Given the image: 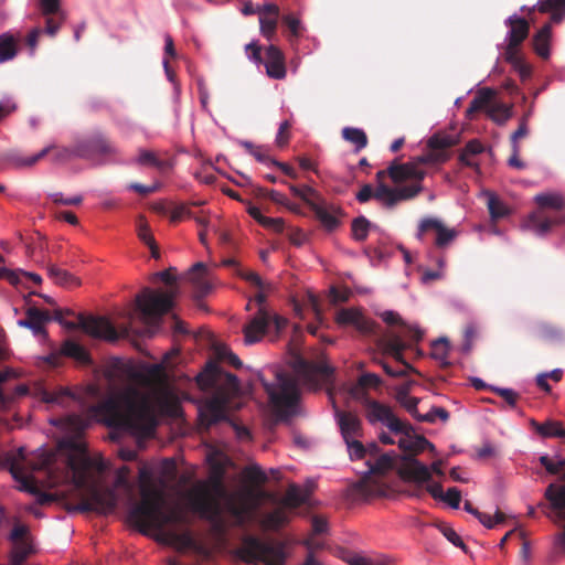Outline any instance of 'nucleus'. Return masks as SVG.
I'll use <instances>...</instances> for the list:
<instances>
[{"label":"nucleus","instance_id":"2eb2a0df","mask_svg":"<svg viewBox=\"0 0 565 565\" xmlns=\"http://www.w3.org/2000/svg\"><path fill=\"white\" fill-rule=\"evenodd\" d=\"M423 191L420 184H408L397 188H390L380 183L375 188V200L385 209H393L399 202L412 200Z\"/></svg>","mask_w":565,"mask_h":565},{"label":"nucleus","instance_id":"f03ea898","mask_svg":"<svg viewBox=\"0 0 565 565\" xmlns=\"http://www.w3.org/2000/svg\"><path fill=\"white\" fill-rule=\"evenodd\" d=\"M32 469L45 471L52 487L71 482L76 489L87 490L79 503L67 507L70 512L108 514L117 507L118 497L114 489L102 490L90 483L96 473L105 471L103 459L89 457L85 445L76 439L61 440L55 450H41Z\"/></svg>","mask_w":565,"mask_h":565},{"label":"nucleus","instance_id":"f8f14e48","mask_svg":"<svg viewBox=\"0 0 565 565\" xmlns=\"http://www.w3.org/2000/svg\"><path fill=\"white\" fill-rule=\"evenodd\" d=\"M225 469L222 465L212 466L209 479L198 482L186 494L190 505H195L198 501H214L221 503V500L227 497V490L224 484Z\"/></svg>","mask_w":565,"mask_h":565},{"label":"nucleus","instance_id":"c03bdc74","mask_svg":"<svg viewBox=\"0 0 565 565\" xmlns=\"http://www.w3.org/2000/svg\"><path fill=\"white\" fill-rule=\"evenodd\" d=\"M396 401L404 407L416 420L419 419L420 414L417 411L419 398L409 396L405 388L396 393Z\"/></svg>","mask_w":565,"mask_h":565},{"label":"nucleus","instance_id":"1a4fd4ad","mask_svg":"<svg viewBox=\"0 0 565 565\" xmlns=\"http://www.w3.org/2000/svg\"><path fill=\"white\" fill-rule=\"evenodd\" d=\"M533 201L540 210L530 213L522 224V228L533 232L537 236H545L552 226L565 222L564 215L548 217L543 213V209L561 211L565 207V198L561 192L547 191L537 193Z\"/></svg>","mask_w":565,"mask_h":565},{"label":"nucleus","instance_id":"20e7f679","mask_svg":"<svg viewBox=\"0 0 565 565\" xmlns=\"http://www.w3.org/2000/svg\"><path fill=\"white\" fill-rule=\"evenodd\" d=\"M289 367V371H277L274 383H264L269 402L281 416L289 415L290 411L297 405L299 383L317 390L322 385L332 383L334 373V369L328 363L307 361L303 355H292Z\"/></svg>","mask_w":565,"mask_h":565},{"label":"nucleus","instance_id":"a18cd8bd","mask_svg":"<svg viewBox=\"0 0 565 565\" xmlns=\"http://www.w3.org/2000/svg\"><path fill=\"white\" fill-rule=\"evenodd\" d=\"M77 397L68 388H61L56 392H44L43 401L45 403H55L64 407L68 406L70 401H75Z\"/></svg>","mask_w":565,"mask_h":565},{"label":"nucleus","instance_id":"f257e3e1","mask_svg":"<svg viewBox=\"0 0 565 565\" xmlns=\"http://www.w3.org/2000/svg\"><path fill=\"white\" fill-rule=\"evenodd\" d=\"M95 372L108 382L110 392L104 401L90 405L89 412L103 416L108 426L151 436L158 418L148 397L137 385H149L161 374V365L138 367L131 361L110 355Z\"/></svg>","mask_w":565,"mask_h":565},{"label":"nucleus","instance_id":"9d476101","mask_svg":"<svg viewBox=\"0 0 565 565\" xmlns=\"http://www.w3.org/2000/svg\"><path fill=\"white\" fill-rule=\"evenodd\" d=\"M288 320L266 308H259L257 313L244 326L243 341L250 345L265 339L276 341L286 330Z\"/></svg>","mask_w":565,"mask_h":565},{"label":"nucleus","instance_id":"4c0bfd02","mask_svg":"<svg viewBox=\"0 0 565 565\" xmlns=\"http://www.w3.org/2000/svg\"><path fill=\"white\" fill-rule=\"evenodd\" d=\"M342 137L344 140L354 145L356 152L364 149L367 145L366 134L360 128L345 127L342 130Z\"/></svg>","mask_w":565,"mask_h":565},{"label":"nucleus","instance_id":"5fc2aeb1","mask_svg":"<svg viewBox=\"0 0 565 565\" xmlns=\"http://www.w3.org/2000/svg\"><path fill=\"white\" fill-rule=\"evenodd\" d=\"M139 480H140V495L141 501H143V493H147L148 495H151V490L157 491L159 495H161L163 492L159 488L156 487V484L152 482L151 473L146 469L142 468L139 471Z\"/></svg>","mask_w":565,"mask_h":565},{"label":"nucleus","instance_id":"603ef678","mask_svg":"<svg viewBox=\"0 0 565 565\" xmlns=\"http://www.w3.org/2000/svg\"><path fill=\"white\" fill-rule=\"evenodd\" d=\"M244 478L255 486H262L267 482V476L260 466L254 463L245 467L243 470Z\"/></svg>","mask_w":565,"mask_h":565},{"label":"nucleus","instance_id":"423d86ee","mask_svg":"<svg viewBox=\"0 0 565 565\" xmlns=\"http://www.w3.org/2000/svg\"><path fill=\"white\" fill-rule=\"evenodd\" d=\"M151 495L143 493V501L132 505L128 511L127 520L130 525L136 527L141 534L148 535L150 531L156 532V540L170 546L167 540V533L181 534L169 525L185 523L184 514L178 509L164 510V497L157 491H150Z\"/></svg>","mask_w":565,"mask_h":565},{"label":"nucleus","instance_id":"0eeeda50","mask_svg":"<svg viewBox=\"0 0 565 565\" xmlns=\"http://www.w3.org/2000/svg\"><path fill=\"white\" fill-rule=\"evenodd\" d=\"M52 321H56L67 331L81 330L92 339L106 343H117L119 340H127L132 344L131 337L125 321H111L104 316L75 313L67 308H55L51 315Z\"/></svg>","mask_w":565,"mask_h":565},{"label":"nucleus","instance_id":"09e8293b","mask_svg":"<svg viewBox=\"0 0 565 565\" xmlns=\"http://www.w3.org/2000/svg\"><path fill=\"white\" fill-rule=\"evenodd\" d=\"M536 431L545 438H551V437L565 438V428L558 422L550 420V422H545L541 425H537Z\"/></svg>","mask_w":565,"mask_h":565},{"label":"nucleus","instance_id":"6e6552de","mask_svg":"<svg viewBox=\"0 0 565 565\" xmlns=\"http://www.w3.org/2000/svg\"><path fill=\"white\" fill-rule=\"evenodd\" d=\"M286 547L282 541H262L256 536L246 535L242 540V546L235 548L233 554L246 563L285 565L288 557Z\"/></svg>","mask_w":565,"mask_h":565},{"label":"nucleus","instance_id":"4be33fe9","mask_svg":"<svg viewBox=\"0 0 565 565\" xmlns=\"http://www.w3.org/2000/svg\"><path fill=\"white\" fill-rule=\"evenodd\" d=\"M377 316L388 327L396 328L397 332L405 338H409L414 341L422 339L424 332L416 323H411L402 318V316L394 310H384L377 312Z\"/></svg>","mask_w":565,"mask_h":565},{"label":"nucleus","instance_id":"0e129e2a","mask_svg":"<svg viewBox=\"0 0 565 565\" xmlns=\"http://www.w3.org/2000/svg\"><path fill=\"white\" fill-rule=\"evenodd\" d=\"M436 418L447 422L449 419L448 411L443 407H433L427 414H420L418 422L434 423Z\"/></svg>","mask_w":565,"mask_h":565},{"label":"nucleus","instance_id":"79ce46f5","mask_svg":"<svg viewBox=\"0 0 565 565\" xmlns=\"http://www.w3.org/2000/svg\"><path fill=\"white\" fill-rule=\"evenodd\" d=\"M488 116L498 125L505 124L512 116V109L503 103H494L488 107Z\"/></svg>","mask_w":565,"mask_h":565},{"label":"nucleus","instance_id":"aec40b11","mask_svg":"<svg viewBox=\"0 0 565 565\" xmlns=\"http://www.w3.org/2000/svg\"><path fill=\"white\" fill-rule=\"evenodd\" d=\"M190 508L200 515L201 519L206 520L211 523L212 532L224 536L226 532L225 523L222 519V505L214 501L200 500L195 505Z\"/></svg>","mask_w":565,"mask_h":565},{"label":"nucleus","instance_id":"6e6d98bb","mask_svg":"<svg viewBox=\"0 0 565 565\" xmlns=\"http://www.w3.org/2000/svg\"><path fill=\"white\" fill-rule=\"evenodd\" d=\"M136 232L138 238L145 244H153L154 237L152 235L151 228L142 215H139L136 221Z\"/></svg>","mask_w":565,"mask_h":565},{"label":"nucleus","instance_id":"ea45409f","mask_svg":"<svg viewBox=\"0 0 565 565\" xmlns=\"http://www.w3.org/2000/svg\"><path fill=\"white\" fill-rule=\"evenodd\" d=\"M17 55V42L10 33L0 35V63L8 62Z\"/></svg>","mask_w":565,"mask_h":565},{"label":"nucleus","instance_id":"f3484780","mask_svg":"<svg viewBox=\"0 0 565 565\" xmlns=\"http://www.w3.org/2000/svg\"><path fill=\"white\" fill-rule=\"evenodd\" d=\"M337 324L341 328L352 327L362 334H375L377 324L367 318L361 308H342L335 313Z\"/></svg>","mask_w":565,"mask_h":565},{"label":"nucleus","instance_id":"4d7b16f0","mask_svg":"<svg viewBox=\"0 0 565 565\" xmlns=\"http://www.w3.org/2000/svg\"><path fill=\"white\" fill-rule=\"evenodd\" d=\"M32 553V546L26 541L14 543L11 563L23 564L28 556Z\"/></svg>","mask_w":565,"mask_h":565},{"label":"nucleus","instance_id":"bf43d9fd","mask_svg":"<svg viewBox=\"0 0 565 565\" xmlns=\"http://www.w3.org/2000/svg\"><path fill=\"white\" fill-rule=\"evenodd\" d=\"M455 143L452 137L447 135H434L428 139L427 146L429 149L437 151H445Z\"/></svg>","mask_w":565,"mask_h":565},{"label":"nucleus","instance_id":"4468645a","mask_svg":"<svg viewBox=\"0 0 565 565\" xmlns=\"http://www.w3.org/2000/svg\"><path fill=\"white\" fill-rule=\"evenodd\" d=\"M364 415L371 425L381 423L393 434L411 430V424L399 419L391 406L375 399L369 402V405L364 407Z\"/></svg>","mask_w":565,"mask_h":565},{"label":"nucleus","instance_id":"ddd939ff","mask_svg":"<svg viewBox=\"0 0 565 565\" xmlns=\"http://www.w3.org/2000/svg\"><path fill=\"white\" fill-rule=\"evenodd\" d=\"M10 465V472L13 479L20 482L19 489L36 497V502L40 505L50 504L57 500V495L42 491L32 476L24 472L23 463L25 461V449L19 448L15 454L8 458Z\"/></svg>","mask_w":565,"mask_h":565},{"label":"nucleus","instance_id":"49530a36","mask_svg":"<svg viewBox=\"0 0 565 565\" xmlns=\"http://www.w3.org/2000/svg\"><path fill=\"white\" fill-rule=\"evenodd\" d=\"M418 161V164L424 168V166H438L446 162L449 158L448 153L445 151H437L436 149H429L422 156L415 157Z\"/></svg>","mask_w":565,"mask_h":565},{"label":"nucleus","instance_id":"b1692460","mask_svg":"<svg viewBox=\"0 0 565 565\" xmlns=\"http://www.w3.org/2000/svg\"><path fill=\"white\" fill-rule=\"evenodd\" d=\"M544 498L548 502V508L556 512L559 520L565 521V484L550 483L544 492ZM559 542L565 548V525Z\"/></svg>","mask_w":565,"mask_h":565},{"label":"nucleus","instance_id":"bb28decb","mask_svg":"<svg viewBox=\"0 0 565 565\" xmlns=\"http://www.w3.org/2000/svg\"><path fill=\"white\" fill-rule=\"evenodd\" d=\"M236 274L258 290L254 296V300L259 308H265L264 303L266 301L267 294L273 290L271 282L264 280L257 273L241 267H237Z\"/></svg>","mask_w":565,"mask_h":565},{"label":"nucleus","instance_id":"c85d7f7f","mask_svg":"<svg viewBox=\"0 0 565 565\" xmlns=\"http://www.w3.org/2000/svg\"><path fill=\"white\" fill-rule=\"evenodd\" d=\"M188 279L193 284L196 299L205 297L212 290L209 269L204 263L194 264L188 273Z\"/></svg>","mask_w":565,"mask_h":565},{"label":"nucleus","instance_id":"9b49d317","mask_svg":"<svg viewBox=\"0 0 565 565\" xmlns=\"http://www.w3.org/2000/svg\"><path fill=\"white\" fill-rule=\"evenodd\" d=\"M393 463L394 458L390 454L376 457L373 462L367 460L369 471L353 486V493L364 499L383 495L385 492L384 484L379 476L390 470Z\"/></svg>","mask_w":565,"mask_h":565},{"label":"nucleus","instance_id":"864d4df0","mask_svg":"<svg viewBox=\"0 0 565 565\" xmlns=\"http://www.w3.org/2000/svg\"><path fill=\"white\" fill-rule=\"evenodd\" d=\"M278 17H259L260 34L267 40L273 41L276 36Z\"/></svg>","mask_w":565,"mask_h":565},{"label":"nucleus","instance_id":"de8ad7c7","mask_svg":"<svg viewBox=\"0 0 565 565\" xmlns=\"http://www.w3.org/2000/svg\"><path fill=\"white\" fill-rule=\"evenodd\" d=\"M287 185L289 186L290 192L295 196L301 199L309 207L320 195L313 188L309 185H295L290 183Z\"/></svg>","mask_w":565,"mask_h":565},{"label":"nucleus","instance_id":"39448f33","mask_svg":"<svg viewBox=\"0 0 565 565\" xmlns=\"http://www.w3.org/2000/svg\"><path fill=\"white\" fill-rule=\"evenodd\" d=\"M196 383L202 391L212 393L199 407L200 425L209 429L220 422L228 420L227 405L238 391L237 377L210 362L198 374Z\"/></svg>","mask_w":565,"mask_h":565},{"label":"nucleus","instance_id":"412c9836","mask_svg":"<svg viewBox=\"0 0 565 565\" xmlns=\"http://www.w3.org/2000/svg\"><path fill=\"white\" fill-rule=\"evenodd\" d=\"M52 321L50 311L39 309L34 306L26 308L25 318L18 320V326L30 329L34 337L46 339L45 326Z\"/></svg>","mask_w":565,"mask_h":565},{"label":"nucleus","instance_id":"c9c22d12","mask_svg":"<svg viewBox=\"0 0 565 565\" xmlns=\"http://www.w3.org/2000/svg\"><path fill=\"white\" fill-rule=\"evenodd\" d=\"M484 195L488 198V210L490 217L493 222H497L510 214L509 206L498 198L493 192H486Z\"/></svg>","mask_w":565,"mask_h":565},{"label":"nucleus","instance_id":"393cba45","mask_svg":"<svg viewBox=\"0 0 565 565\" xmlns=\"http://www.w3.org/2000/svg\"><path fill=\"white\" fill-rule=\"evenodd\" d=\"M398 472L405 481L423 483L431 479V471L415 457H403Z\"/></svg>","mask_w":565,"mask_h":565},{"label":"nucleus","instance_id":"c756f323","mask_svg":"<svg viewBox=\"0 0 565 565\" xmlns=\"http://www.w3.org/2000/svg\"><path fill=\"white\" fill-rule=\"evenodd\" d=\"M504 23L507 26H509L504 42L511 43V46H520L529 35V22L518 14H512L505 20Z\"/></svg>","mask_w":565,"mask_h":565},{"label":"nucleus","instance_id":"a19ab883","mask_svg":"<svg viewBox=\"0 0 565 565\" xmlns=\"http://www.w3.org/2000/svg\"><path fill=\"white\" fill-rule=\"evenodd\" d=\"M258 162L271 167L274 158L270 157L268 148L264 146H255L250 141L243 140L239 142Z\"/></svg>","mask_w":565,"mask_h":565},{"label":"nucleus","instance_id":"3c124183","mask_svg":"<svg viewBox=\"0 0 565 565\" xmlns=\"http://www.w3.org/2000/svg\"><path fill=\"white\" fill-rule=\"evenodd\" d=\"M288 522V516L281 509L274 510L264 516L263 524L270 530H278Z\"/></svg>","mask_w":565,"mask_h":565},{"label":"nucleus","instance_id":"7ed1b4c3","mask_svg":"<svg viewBox=\"0 0 565 565\" xmlns=\"http://www.w3.org/2000/svg\"><path fill=\"white\" fill-rule=\"evenodd\" d=\"M167 288H143L135 299L132 308H127L118 315L128 326L132 345L137 349L145 339L154 335L161 328L162 318L173 311L179 288L175 278L169 270L156 274Z\"/></svg>","mask_w":565,"mask_h":565},{"label":"nucleus","instance_id":"5701e85b","mask_svg":"<svg viewBox=\"0 0 565 565\" xmlns=\"http://www.w3.org/2000/svg\"><path fill=\"white\" fill-rule=\"evenodd\" d=\"M166 536L170 546H173L178 551L192 550L195 554L205 559L212 556L211 548L196 542L190 530H184L181 534L167 533Z\"/></svg>","mask_w":565,"mask_h":565},{"label":"nucleus","instance_id":"58836bf2","mask_svg":"<svg viewBox=\"0 0 565 565\" xmlns=\"http://www.w3.org/2000/svg\"><path fill=\"white\" fill-rule=\"evenodd\" d=\"M308 494L295 483L289 484L282 499V504L287 508L296 509L306 502Z\"/></svg>","mask_w":565,"mask_h":565},{"label":"nucleus","instance_id":"dca6fc26","mask_svg":"<svg viewBox=\"0 0 565 565\" xmlns=\"http://www.w3.org/2000/svg\"><path fill=\"white\" fill-rule=\"evenodd\" d=\"M77 157L83 159H99L105 163L107 159L118 153L117 148L102 135L93 136L90 139L77 142Z\"/></svg>","mask_w":565,"mask_h":565},{"label":"nucleus","instance_id":"e433bc0d","mask_svg":"<svg viewBox=\"0 0 565 565\" xmlns=\"http://www.w3.org/2000/svg\"><path fill=\"white\" fill-rule=\"evenodd\" d=\"M376 228L377 226L366 217L359 216L352 221V237L358 242H363L366 239L369 232Z\"/></svg>","mask_w":565,"mask_h":565},{"label":"nucleus","instance_id":"72a5a7b5","mask_svg":"<svg viewBox=\"0 0 565 565\" xmlns=\"http://www.w3.org/2000/svg\"><path fill=\"white\" fill-rule=\"evenodd\" d=\"M494 94H495L494 90L489 87L480 89L475 95V97L472 98V100L470 102V104L466 110L467 117L470 118L473 113L482 110V109L488 110V107L491 105V100L494 97Z\"/></svg>","mask_w":565,"mask_h":565},{"label":"nucleus","instance_id":"774afa93","mask_svg":"<svg viewBox=\"0 0 565 565\" xmlns=\"http://www.w3.org/2000/svg\"><path fill=\"white\" fill-rule=\"evenodd\" d=\"M345 444L348 446L351 459L359 460V459H362L365 457L366 447L361 441L351 439V440L345 441Z\"/></svg>","mask_w":565,"mask_h":565},{"label":"nucleus","instance_id":"cd10ccee","mask_svg":"<svg viewBox=\"0 0 565 565\" xmlns=\"http://www.w3.org/2000/svg\"><path fill=\"white\" fill-rule=\"evenodd\" d=\"M266 74L270 78L282 79L286 77L287 71L285 65L284 53L275 45H269L265 52Z\"/></svg>","mask_w":565,"mask_h":565},{"label":"nucleus","instance_id":"8fccbe9b","mask_svg":"<svg viewBox=\"0 0 565 565\" xmlns=\"http://www.w3.org/2000/svg\"><path fill=\"white\" fill-rule=\"evenodd\" d=\"M459 235V232L455 227H439V232L435 237L434 244L438 248L448 247Z\"/></svg>","mask_w":565,"mask_h":565},{"label":"nucleus","instance_id":"338daca9","mask_svg":"<svg viewBox=\"0 0 565 565\" xmlns=\"http://www.w3.org/2000/svg\"><path fill=\"white\" fill-rule=\"evenodd\" d=\"M540 462L551 475H558L565 468V458L554 462L548 456H541Z\"/></svg>","mask_w":565,"mask_h":565},{"label":"nucleus","instance_id":"473e14b6","mask_svg":"<svg viewBox=\"0 0 565 565\" xmlns=\"http://www.w3.org/2000/svg\"><path fill=\"white\" fill-rule=\"evenodd\" d=\"M390 360L381 361V364L386 372L392 377H403L414 372V367L403 360L404 355H387Z\"/></svg>","mask_w":565,"mask_h":565},{"label":"nucleus","instance_id":"37998d69","mask_svg":"<svg viewBox=\"0 0 565 565\" xmlns=\"http://www.w3.org/2000/svg\"><path fill=\"white\" fill-rule=\"evenodd\" d=\"M49 276L54 280L55 284H58L64 287L78 286L79 280L71 275L68 271L58 268L56 266H51L47 269Z\"/></svg>","mask_w":565,"mask_h":565},{"label":"nucleus","instance_id":"69168bd1","mask_svg":"<svg viewBox=\"0 0 565 565\" xmlns=\"http://www.w3.org/2000/svg\"><path fill=\"white\" fill-rule=\"evenodd\" d=\"M360 386H364L367 391L370 388H379L382 384V381L379 375L375 373H363L356 380Z\"/></svg>","mask_w":565,"mask_h":565},{"label":"nucleus","instance_id":"a878e982","mask_svg":"<svg viewBox=\"0 0 565 565\" xmlns=\"http://www.w3.org/2000/svg\"><path fill=\"white\" fill-rule=\"evenodd\" d=\"M335 417L344 441L362 436V422L358 415L335 408Z\"/></svg>","mask_w":565,"mask_h":565},{"label":"nucleus","instance_id":"a211bd4d","mask_svg":"<svg viewBox=\"0 0 565 565\" xmlns=\"http://www.w3.org/2000/svg\"><path fill=\"white\" fill-rule=\"evenodd\" d=\"M388 177L392 179L394 183L404 182L407 180L414 181L412 184H420L423 179L426 177L427 171L425 168L418 164L416 158L405 162L398 163L397 161H393L387 167Z\"/></svg>","mask_w":565,"mask_h":565},{"label":"nucleus","instance_id":"13d9d810","mask_svg":"<svg viewBox=\"0 0 565 565\" xmlns=\"http://www.w3.org/2000/svg\"><path fill=\"white\" fill-rule=\"evenodd\" d=\"M397 435H402L398 440V447L405 452L404 457H414V440H415V430L411 425V430L398 433Z\"/></svg>","mask_w":565,"mask_h":565},{"label":"nucleus","instance_id":"6ab92c4d","mask_svg":"<svg viewBox=\"0 0 565 565\" xmlns=\"http://www.w3.org/2000/svg\"><path fill=\"white\" fill-rule=\"evenodd\" d=\"M310 210L328 231L335 230L343 216V211L338 204L326 201L321 195L311 204Z\"/></svg>","mask_w":565,"mask_h":565},{"label":"nucleus","instance_id":"7c9ffc66","mask_svg":"<svg viewBox=\"0 0 565 565\" xmlns=\"http://www.w3.org/2000/svg\"><path fill=\"white\" fill-rule=\"evenodd\" d=\"M191 338L200 349L207 350L210 353H232L226 344L207 329H200Z\"/></svg>","mask_w":565,"mask_h":565},{"label":"nucleus","instance_id":"680f3d73","mask_svg":"<svg viewBox=\"0 0 565 565\" xmlns=\"http://www.w3.org/2000/svg\"><path fill=\"white\" fill-rule=\"evenodd\" d=\"M350 396L362 404L363 407L369 405L373 399L369 396V391L364 386H360L358 382L353 383L349 388Z\"/></svg>","mask_w":565,"mask_h":565},{"label":"nucleus","instance_id":"f704fd0d","mask_svg":"<svg viewBox=\"0 0 565 565\" xmlns=\"http://www.w3.org/2000/svg\"><path fill=\"white\" fill-rule=\"evenodd\" d=\"M446 224L441 218L437 216H425L423 217L417 226L416 238L420 242H424L425 238L434 233L435 237L439 232V227H444Z\"/></svg>","mask_w":565,"mask_h":565},{"label":"nucleus","instance_id":"2f4dec72","mask_svg":"<svg viewBox=\"0 0 565 565\" xmlns=\"http://www.w3.org/2000/svg\"><path fill=\"white\" fill-rule=\"evenodd\" d=\"M551 41H552V26L551 24L543 25L532 39V44L535 53L547 60L551 55Z\"/></svg>","mask_w":565,"mask_h":565},{"label":"nucleus","instance_id":"052dcab7","mask_svg":"<svg viewBox=\"0 0 565 565\" xmlns=\"http://www.w3.org/2000/svg\"><path fill=\"white\" fill-rule=\"evenodd\" d=\"M438 529L449 542H451L455 546L460 547L463 552L467 553L466 544L450 525L441 523L438 525Z\"/></svg>","mask_w":565,"mask_h":565},{"label":"nucleus","instance_id":"e2e57ef3","mask_svg":"<svg viewBox=\"0 0 565 565\" xmlns=\"http://www.w3.org/2000/svg\"><path fill=\"white\" fill-rule=\"evenodd\" d=\"M136 162L140 166H151L159 169L162 167V161L157 158L156 153L145 149L139 151Z\"/></svg>","mask_w":565,"mask_h":565}]
</instances>
